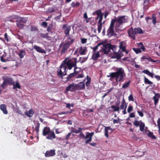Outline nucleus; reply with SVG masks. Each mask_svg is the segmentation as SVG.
Returning a JSON list of instances; mask_svg holds the SVG:
<instances>
[{"mask_svg":"<svg viewBox=\"0 0 160 160\" xmlns=\"http://www.w3.org/2000/svg\"><path fill=\"white\" fill-rule=\"evenodd\" d=\"M116 72H111L109 75L107 76L110 77L109 80L112 81V79L116 78V82L118 83V82H122L124 81L123 78L126 77V75L124 69L122 68H116Z\"/></svg>","mask_w":160,"mask_h":160,"instance_id":"obj_1","label":"nucleus"},{"mask_svg":"<svg viewBox=\"0 0 160 160\" xmlns=\"http://www.w3.org/2000/svg\"><path fill=\"white\" fill-rule=\"evenodd\" d=\"M71 62V59L69 58H66L62 62L61 64L59 69L57 70V75L59 78H60L62 80L64 79L63 76L67 74V71L66 69H68V62Z\"/></svg>","mask_w":160,"mask_h":160,"instance_id":"obj_2","label":"nucleus"},{"mask_svg":"<svg viewBox=\"0 0 160 160\" xmlns=\"http://www.w3.org/2000/svg\"><path fill=\"white\" fill-rule=\"evenodd\" d=\"M129 20V18L127 16H119L112 19L111 21L115 24L116 30H120L121 26L125 23H127Z\"/></svg>","mask_w":160,"mask_h":160,"instance_id":"obj_3","label":"nucleus"},{"mask_svg":"<svg viewBox=\"0 0 160 160\" xmlns=\"http://www.w3.org/2000/svg\"><path fill=\"white\" fill-rule=\"evenodd\" d=\"M78 62L77 61V59L76 58H71V62H69L68 63V69L71 70L73 67L74 68V72L77 75L81 72L82 73V71L81 70L80 68L77 67V63Z\"/></svg>","mask_w":160,"mask_h":160,"instance_id":"obj_4","label":"nucleus"},{"mask_svg":"<svg viewBox=\"0 0 160 160\" xmlns=\"http://www.w3.org/2000/svg\"><path fill=\"white\" fill-rule=\"evenodd\" d=\"M144 32L140 28H135L134 29L131 28L128 30V36L133 40L136 39L135 35L138 34H142Z\"/></svg>","mask_w":160,"mask_h":160,"instance_id":"obj_5","label":"nucleus"},{"mask_svg":"<svg viewBox=\"0 0 160 160\" xmlns=\"http://www.w3.org/2000/svg\"><path fill=\"white\" fill-rule=\"evenodd\" d=\"M13 18H17L16 20V26L20 29H22L24 27V24L22 23H25L28 20V18L26 17H22L17 16H13Z\"/></svg>","mask_w":160,"mask_h":160,"instance_id":"obj_6","label":"nucleus"},{"mask_svg":"<svg viewBox=\"0 0 160 160\" xmlns=\"http://www.w3.org/2000/svg\"><path fill=\"white\" fill-rule=\"evenodd\" d=\"M133 124L136 127H139V130L141 132H143L145 127V124L142 121L135 120L133 122Z\"/></svg>","mask_w":160,"mask_h":160,"instance_id":"obj_7","label":"nucleus"},{"mask_svg":"<svg viewBox=\"0 0 160 160\" xmlns=\"http://www.w3.org/2000/svg\"><path fill=\"white\" fill-rule=\"evenodd\" d=\"M115 24L111 21L110 26L107 31V35L108 37H111L114 35V28Z\"/></svg>","mask_w":160,"mask_h":160,"instance_id":"obj_8","label":"nucleus"},{"mask_svg":"<svg viewBox=\"0 0 160 160\" xmlns=\"http://www.w3.org/2000/svg\"><path fill=\"white\" fill-rule=\"evenodd\" d=\"M59 46V48L62 47L61 53L62 54H64L68 51L70 46L64 43V42H62Z\"/></svg>","mask_w":160,"mask_h":160,"instance_id":"obj_9","label":"nucleus"},{"mask_svg":"<svg viewBox=\"0 0 160 160\" xmlns=\"http://www.w3.org/2000/svg\"><path fill=\"white\" fill-rule=\"evenodd\" d=\"M84 129L83 128H78V130H77L74 128H72L71 132L77 134L80 133V134H79V136L80 138H85V137L84 134L82 133V130Z\"/></svg>","mask_w":160,"mask_h":160,"instance_id":"obj_10","label":"nucleus"},{"mask_svg":"<svg viewBox=\"0 0 160 160\" xmlns=\"http://www.w3.org/2000/svg\"><path fill=\"white\" fill-rule=\"evenodd\" d=\"M71 27L70 25H68L67 24H63L62 27V30H64V33L65 36L68 37L70 36L69 32L71 30Z\"/></svg>","mask_w":160,"mask_h":160,"instance_id":"obj_11","label":"nucleus"},{"mask_svg":"<svg viewBox=\"0 0 160 160\" xmlns=\"http://www.w3.org/2000/svg\"><path fill=\"white\" fill-rule=\"evenodd\" d=\"M75 40L73 36L72 35H70V36L67 37L64 43L70 46L74 42Z\"/></svg>","mask_w":160,"mask_h":160,"instance_id":"obj_12","label":"nucleus"},{"mask_svg":"<svg viewBox=\"0 0 160 160\" xmlns=\"http://www.w3.org/2000/svg\"><path fill=\"white\" fill-rule=\"evenodd\" d=\"M85 80H84L83 81L80 82L78 84H75L76 91L80 90L83 89L85 88V85L84 81Z\"/></svg>","mask_w":160,"mask_h":160,"instance_id":"obj_13","label":"nucleus"},{"mask_svg":"<svg viewBox=\"0 0 160 160\" xmlns=\"http://www.w3.org/2000/svg\"><path fill=\"white\" fill-rule=\"evenodd\" d=\"M119 47L120 49L123 52H126L127 53L128 52L126 51V42L125 41L121 42L119 43Z\"/></svg>","mask_w":160,"mask_h":160,"instance_id":"obj_14","label":"nucleus"},{"mask_svg":"<svg viewBox=\"0 0 160 160\" xmlns=\"http://www.w3.org/2000/svg\"><path fill=\"white\" fill-rule=\"evenodd\" d=\"M55 154V150L52 149L47 151L45 154V156L46 157H49L54 156Z\"/></svg>","mask_w":160,"mask_h":160,"instance_id":"obj_15","label":"nucleus"},{"mask_svg":"<svg viewBox=\"0 0 160 160\" xmlns=\"http://www.w3.org/2000/svg\"><path fill=\"white\" fill-rule=\"evenodd\" d=\"M2 78L3 80L5 81L7 83H8L10 84H13L14 81L13 80L12 78L10 76L3 77Z\"/></svg>","mask_w":160,"mask_h":160,"instance_id":"obj_16","label":"nucleus"},{"mask_svg":"<svg viewBox=\"0 0 160 160\" xmlns=\"http://www.w3.org/2000/svg\"><path fill=\"white\" fill-rule=\"evenodd\" d=\"M76 76V75L73 72L69 74L67 78H64V79L62 80L64 82H67L68 81H71L72 78Z\"/></svg>","mask_w":160,"mask_h":160,"instance_id":"obj_17","label":"nucleus"},{"mask_svg":"<svg viewBox=\"0 0 160 160\" xmlns=\"http://www.w3.org/2000/svg\"><path fill=\"white\" fill-rule=\"evenodd\" d=\"M66 91L67 92L69 91L71 92H73L76 91V88L75 84L73 83L72 84H70L69 85L66 87Z\"/></svg>","mask_w":160,"mask_h":160,"instance_id":"obj_18","label":"nucleus"},{"mask_svg":"<svg viewBox=\"0 0 160 160\" xmlns=\"http://www.w3.org/2000/svg\"><path fill=\"white\" fill-rule=\"evenodd\" d=\"M154 94L155 95L152 98V99L154 100V104L155 106H156L158 103L160 94L159 93H154Z\"/></svg>","mask_w":160,"mask_h":160,"instance_id":"obj_19","label":"nucleus"},{"mask_svg":"<svg viewBox=\"0 0 160 160\" xmlns=\"http://www.w3.org/2000/svg\"><path fill=\"white\" fill-rule=\"evenodd\" d=\"M33 48L35 49L37 52L39 53H46V52L44 49H42L41 48L38 46L35 45L33 46Z\"/></svg>","mask_w":160,"mask_h":160,"instance_id":"obj_20","label":"nucleus"},{"mask_svg":"<svg viewBox=\"0 0 160 160\" xmlns=\"http://www.w3.org/2000/svg\"><path fill=\"white\" fill-rule=\"evenodd\" d=\"M47 135L46 138L49 140H52L56 138V136L54 132L52 130Z\"/></svg>","mask_w":160,"mask_h":160,"instance_id":"obj_21","label":"nucleus"},{"mask_svg":"<svg viewBox=\"0 0 160 160\" xmlns=\"http://www.w3.org/2000/svg\"><path fill=\"white\" fill-rule=\"evenodd\" d=\"M103 52L105 54H108L110 51L108 43L104 44L102 48Z\"/></svg>","mask_w":160,"mask_h":160,"instance_id":"obj_22","label":"nucleus"},{"mask_svg":"<svg viewBox=\"0 0 160 160\" xmlns=\"http://www.w3.org/2000/svg\"><path fill=\"white\" fill-rule=\"evenodd\" d=\"M50 128L48 127H45L43 130V135L46 136L49 134L50 132L51 131Z\"/></svg>","mask_w":160,"mask_h":160,"instance_id":"obj_23","label":"nucleus"},{"mask_svg":"<svg viewBox=\"0 0 160 160\" xmlns=\"http://www.w3.org/2000/svg\"><path fill=\"white\" fill-rule=\"evenodd\" d=\"M34 113V111L32 109H31L29 111H26L25 112V114L28 117H32Z\"/></svg>","mask_w":160,"mask_h":160,"instance_id":"obj_24","label":"nucleus"},{"mask_svg":"<svg viewBox=\"0 0 160 160\" xmlns=\"http://www.w3.org/2000/svg\"><path fill=\"white\" fill-rule=\"evenodd\" d=\"M122 56L120 53L117 52H114L112 55L111 56L112 58H116L117 59H119Z\"/></svg>","mask_w":160,"mask_h":160,"instance_id":"obj_25","label":"nucleus"},{"mask_svg":"<svg viewBox=\"0 0 160 160\" xmlns=\"http://www.w3.org/2000/svg\"><path fill=\"white\" fill-rule=\"evenodd\" d=\"M1 110L3 112L4 114H7L8 113L7 110L6 109V106L4 104H1L0 106Z\"/></svg>","mask_w":160,"mask_h":160,"instance_id":"obj_26","label":"nucleus"},{"mask_svg":"<svg viewBox=\"0 0 160 160\" xmlns=\"http://www.w3.org/2000/svg\"><path fill=\"white\" fill-rule=\"evenodd\" d=\"M109 130H112V129L110 128V127H105V128L104 129V135L105 136L108 138V131Z\"/></svg>","mask_w":160,"mask_h":160,"instance_id":"obj_27","label":"nucleus"},{"mask_svg":"<svg viewBox=\"0 0 160 160\" xmlns=\"http://www.w3.org/2000/svg\"><path fill=\"white\" fill-rule=\"evenodd\" d=\"M86 135L85 136V139H86L85 143L87 144L89 142H90L92 140V138H90V136H89V135L87 132Z\"/></svg>","mask_w":160,"mask_h":160,"instance_id":"obj_28","label":"nucleus"},{"mask_svg":"<svg viewBox=\"0 0 160 160\" xmlns=\"http://www.w3.org/2000/svg\"><path fill=\"white\" fill-rule=\"evenodd\" d=\"M100 57V55L98 52L93 54L92 56V58L94 60H97Z\"/></svg>","mask_w":160,"mask_h":160,"instance_id":"obj_29","label":"nucleus"},{"mask_svg":"<svg viewBox=\"0 0 160 160\" xmlns=\"http://www.w3.org/2000/svg\"><path fill=\"white\" fill-rule=\"evenodd\" d=\"M141 60L142 62H143L144 61V59H146L148 61H151L152 62H155V61L153 60H152L151 58L150 57H149L148 58H147L145 56H143L141 58Z\"/></svg>","mask_w":160,"mask_h":160,"instance_id":"obj_30","label":"nucleus"},{"mask_svg":"<svg viewBox=\"0 0 160 160\" xmlns=\"http://www.w3.org/2000/svg\"><path fill=\"white\" fill-rule=\"evenodd\" d=\"M142 72L150 76L152 78H153V77L154 74L153 73H152L151 72H150L148 70H144Z\"/></svg>","mask_w":160,"mask_h":160,"instance_id":"obj_31","label":"nucleus"},{"mask_svg":"<svg viewBox=\"0 0 160 160\" xmlns=\"http://www.w3.org/2000/svg\"><path fill=\"white\" fill-rule=\"evenodd\" d=\"M12 85H13V89H16V88L20 89L21 88V86L18 82H16V84H14V81L13 84H12Z\"/></svg>","mask_w":160,"mask_h":160,"instance_id":"obj_32","label":"nucleus"},{"mask_svg":"<svg viewBox=\"0 0 160 160\" xmlns=\"http://www.w3.org/2000/svg\"><path fill=\"white\" fill-rule=\"evenodd\" d=\"M148 131L149 132L148 133L147 136L148 137L153 139H155L156 138V137L153 135V132H150L149 130H148Z\"/></svg>","mask_w":160,"mask_h":160,"instance_id":"obj_33","label":"nucleus"},{"mask_svg":"<svg viewBox=\"0 0 160 160\" xmlns=\"http://www.w3.org/2000/svg\"><path fill=\"white\" fill-rule=\"evenodd\" d=\"M111 108L113 109V112H118V113H119V108L118 106H116L115 105H112L110 107Z\"/></svg>","mask_w":160,"mask_h":160,"instance_id":"obj_34","label":"nucleus"},{"mask_svg":"<svg viewBox=\"0 0 160 160\" xmlns=\"http://www.w3.org/2000/svg\"><path fill=\"white\" fill-rule=\"evenodd\" d=\"M25 55V52L24 50H21L18 54V55L20 58H23Z\"/></svg>","mask_w":160,"mask_h":160,"instance_id":"obj_35","label":"nucleus"},{"mask_svg":"<svg viewBox=\"0 0 160 160\" xmlns=\"http://www.w3.org/2000/svg\"><path fill=\"white\" fill-rule=\"evenodd\" d=\"M40 126V124L38 121L36 122V126L35 127V129L36 131V133L37 134H38L39 132V129Z\"/></svg>","mask_w":160,"mask_h":160,"instance_id":"obj_36","label":"nucleus"},{"mask_svg":"<svg viewBox=\"0 0 160 160\" xmlns=\"http://www.w3.org/2000/svg\"><path fill=\"white\" fill-rule=\"evenodd\" d=\"M86 51V48H85L83 49L82 47H81L80 48L79 50V52L81 55H84L85 54V52Z\"/></svg>","mask_w":160,"mask_h":160,"instance_id":"obj_37","label":"nucleus"},{"mask_svg":"<svg viewBox=\"0 0 160 160\" xmlns=\"http://www.w3.org/2000/svg\"><path fill=\"white\" fill-rule=\"evenodd\" d=\"M80 5V3L78 2H77L75 3L74 2H72L71 3V6L72 7L75 8L79 7Z\"/></svg>","mask_w":160,"mask_h":160,"instance_id":"obj_38","label":"nucleus"},{"mask_svg":"<svg viewBox=\"0 0 160 160\" xmlns=\"http://www.w3.org/2000/svg\"><path fill=\"white\" fill-rule=\"evenodd\" d=\"M131 81H129L127 82L124 83L122 86V88L124 89H126L128 88L130 83Z\"/></svg>","mask_w":160,"mask_h":160,"instance_id":"obj_39","label":"nucleus"},{"mask_svg":"<svg viewBox=\"0 0 160 160\" xmlns=\"http://www.w3.org/2000/svg\"><path fill=\"white\" fill-rule=\"evenodd\" d=\"M144 82L145 84L151 85L153 83L152 82L149 80L147 78L145 77L144 78Z\"/></svg>","mask_w":160,"mask_h":160,"instance_id":"obj_40","label":"nucleus"},{"mask_svg":"<svg viewBox=\"0 0 160 160\" xmlns=\"http://www.w3.org/2000/svg\"><path fill=\"white\" fill-rule=\"evenodd\" d=\"M109 50H112L113 51L115 50L116 48V46L115 45H112L111 44L108 43Z\"/></svg>","mask_w":160,"mask_h":160,"instance_id":"obj_41","label":"nucleus"},{"mask_svg":"<svg viewBox=\"0 0 160 160\" xmlns=\"http://www.w3.org/2000/svg\"><path fill=\"white\" fill-rule=\"evenodd\" d=\"M6 56V53H4V54L2 55L1 56L0 59L1 62H6L7 61V60L4 59V58H5Z\"/></svg>","mask_w":160,"mask_h":160,"instance_id":"obj_42","label":"nucleus"},{"mask_svg":"<svg viewBox=\"0 0 160 160\" xmlns=\"http://www.w3.org/2000/svg\"><path fill=\"white\" fill-rule=\"evenodd\" d=\"M138 45V47L140 48V49H142L143 51L145 50V48L142 43L141 42H140L139 43H137Z\"/></svg>","mask_w":160,"mask_h":160,"instance_id":"obj_43","label":"nucleus"},{"mask_svg":"<svg viewBox=\"0 0 160 160\" xmlns=\"http://www.w3.org/2000/svg\"><path fill=\"white\" fill-rule=\"evenodd\" d=\"M102 43H99L95 47L91 48L93 50V52H95L96 51V50L98 49V47L100 46L101 44H102Z\"/></svg>","mask_w":160,"mask_h":160,"instance_id":"obj_44","label":"nucleus"},{"mask_svg":"<svg viewBox=\"0 0 160 160\" xmlns=\"http://www.w3.org/2000/svg\"><path fill=\"white\" fill-rule=\"evenodd\" d=\"M124 98H123L122 101L121 102V105L119 107V110L123 109H124Z\"/></svg>","mask_w":160,"mask_h":160,"instance_id":"obj_45","label":"nucleus"},{"mask_svg":"<svg viewBox=\"0 0 160 160\" xmlns=\"http://www.w3.org/2000/svg\"><path fill=\"white\" fill-rule=\"evenodd\" d=\"M132 50L135 52L136 54H138L141 53L142 51L139 48H133Z\"/></svg>","mask_w":160,"mask_h":160,"instance_id":"obj_46","label":"nucleus"},{"mask_svg":"<svg viewBox=\"0 0 160 160\" xmlns=\"http://www.w3.org/2000/svg\"><path fill=\"white\" fill-rule=\"evenodd\" d=\"M87 81L86 83V86H88L90 84L91 79L90 78L88 77V75L87 76Z\"/></svg>","mask_w":160,"mask_h":160,"instance_id":"obj_47","label":"nucleus"},{"mask_svg":"<svg viewBox=\"0 0 160 160\" xmlns=\"http://www.w3.org/2000/svg\"><path fill=\"white\" fill-rule=\"evenodd\" d=\"M17 16V15H12V16L10 17L9 18V21L10 22H16V21H14V19H17V18H13V16Z\"/></svg>","mask_w":160,"mask_h":160,"instance_id":"obj_48","label":"nucleus"},{"mask_svg":"<svg viewBox=\"0 0 160 160\" xmlns=\"http://www.w3.org/2000/svg\"><path fill=\"white\" fill-rule=\"evenodd\" d=\"M95 12L97 15L98 16V17H99L101 15H103V14H102L101 11L100 9H98Z\"/></svg>","mask_w":160,"mask_h":160,"instance_id":"obj_49","label":"nucleus"},{"mask_svg":"<svg viewBox=\"0 0 160 160\" xmlns=\"http://www.w3.org/2000/svg\"><path fill=\"white\" fill-rule=\"evenodd\" d=\"M133 110V107L131 105H129L128 108V113H130Z\"/></svg>","mask_w":160,"mask_h":160,"instance_id":"obj_50","label":"nucleus"},{"mask_svg":"<svg viewBox=\"0 0 160 160\" xmlns=\"http://www.w3.org/2000/svg\"><path fill=\"white\" fill-rule=\"evenodd\" d=\"M98 33H99L101 30V29H102V23H101L100 24H98Z\"/></svg>","mask_w":160,"mask_h":160,"instance_id":"obj_51","label":"nucleus"},{"mask_svg":"<svg viewBox=\"0 0 160 160\" xmlns=\"http://www.w3.org/2000/svg\"><path fill=\"white\" fill-rule=\"evenodd\" d=\"M128 100L129 101H132L134 102V99L132 94H130L128 97Z\"/></svg>","mask_w":160,"mask_h":160,"instance_id":"obj_52","label":"nucleus"},{"mask_svg":"<svg viewBox=\"0 0 160 160\" xmlns=\"http://www.w3.org/2000/svg\"><path fill=\"white\" fill-rule=\"evenodd\" d=\"M7 83L4 81L2 83L1 85V87L2 88V89H5Z\"/></svg>","mask_w":160,"mask_h":160,"instance_id":"obj_53","label":"nucleus"},{"mask_svg":"<svg viewBox=\"0 0 160 160\" xmlns=\"http://www.w3.org/2000/svg\"><path fill=\"white\" fill-rule=\"evenodd\" d=\"M52 25L51 24L49 25L47 28V30L48 32H51V30L52 29Z\"/></svg>","mask_w":160,"mask_h":160,"instance_id":"obj_54","label":"nucleus"},{"mask_svg":"<svg viewBox=\"0 0 160 160\" xmlns=\"http://www.w3.org/2000/svg\"><path fill=\"white\" fill-rule=\"evenodd\" d=\"M37 30H38V29H37V28L36 27H35L34 26H31V31L32 32L33 31H37Z\"/></svg>","mask_w":160,"mask_h":160,"instance_id":"obj_55","label":"nucleus"},{"mask_svg":"<svg viewBox=\"0 0 160 160\" xmlns=\"http://www.w3.org/2000/svg\"><path fill=\"white\" fill-rule=\"evenodd\" d=\"M41 25L43 26L44 28H46L48 26V24L47 23L45 22H42Z\"/></svg>","mask_w":160,"mask_h":160,"instance_id":"obj_56","label":"nucleus"},{"mask_svg":"<svg viewBox=\"0 0 160 160\" xmlns=\"http://www.w3.org/2000/svg\"><path fill=\"white\" fill-rule=\"evenodd\" d=\"M84 75L82 73L81 74H77V76H76V78H82L83 77Z\"/></svg>","mask_w":160,"mask_h":160,"instance_id":"obj_57","label":"nucleus"},{"mask_svg":"<svg viewBox=\"0 0 160 160\" xmlns=\"http://www.w3.org/2000/svg\"><path fill=\"white\" fill-rule=\"evenodd\" d=\"M87 39V38H81V42L82 43L84 44L86 43Z\"/></svg>","mask_w":160,"mask_h":160,"instance_id":"obj_58","label":"nucleus"},{"mask_svg":"<svg viewBox=\"0 0 160 160\" xmlns=\"http://www.w3.org/2000/svg\"><path fill=\"white\" fill-rule=\"evenodd\" d=\"M99 17L100 18L98 23V24H100L101 23H102V19L103 15H101L100 17Z\"/></svg>","mask_w":160,"mask_h":160,"instance_id":"obj_59","label":"nucleus"},{"mask_svg":"<svg viewBox=\"0 0 160 160\" xmlns=\"http://www.w3.org/2000/svg\"><path fill=\"white\" fill-rule=\"evenodd\" d=\"M62 15H61V13H60V15L56 17L54 19L56 20H59L61 18V17Z\"/></svg>","mask_w":160,"mask_h":160,"instance_id":"obj_60","label":"nucleus"},{"mask_svg":"<svg viewBox=\"0 0 160 160\" xmlns=\"http://www.w3.org/2000/svg\"><path fill=\"white\" fill-rule=\"evenodd\" d=\"M81 59H82V58L80 57L79 60L81 61V63H83V62H85L87 60V58H83L82 60H81Z\"/></svg>","mask_w":160,"mask_h":160,"instance_id":"obj_61","label":"nucleus"},{"mask_svg":"<svg viewBox=\"0 0 160 160\" xmlns=\"http://www.w3.org/2000/svg\"><path fill=\"white\" fill-rule=\"evenodd\" d=\"M4 38L5 39L7 40V42L9 41V40L8 38V34L7 33H6L4 35Z\"/></svg>","mask_w":160,"mask_h":160,"instance_id":"obj_62","label":"nucleus"},{"mask_svg":"<svg viewBox=\"0 0 160 160\" xmlns=\"http://www.w3.org/2000/svg\"><path fill=\"white\" fill-rule=\"evenodd\" d=\"M118 120L114 119L113 120V124L118 123L119 121V118L118 117Z\"/></svg>","mask_w":160,"mask_h":160,"instance_id":"obj_63","label":"nucleus"},{"mask_svg":"<svg viewBox=\"0 0 160 160\" xmlns=\"http://www.w3.org/2000/svg\"><path fill=\"white\" fill-rule=\"evenodd\" d=\"M158 128H160V118H158L157 121Z\"/></svg>","mask_w":160,"mask_h":160,"instance_id":"obj_64","label":"nucleus"}]
</instances>
